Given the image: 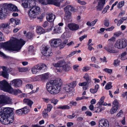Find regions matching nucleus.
I'll return each instance as SVG.
<instances>
[{
  "label": "nucleus",
  "mask_w": 127,
  "mask_h": 127,
  "mask_svg": "<svg viewBox=\"0 0 127 127\" xmlns=\"http://www.w3.org/2000/svg\"><path fill=\"white\" fill-rule=\"evenodd\" d=\"M47 68L46 65L44 64H40L36 65L31 69V71L33 74H36L39 71L42 70L45 71Z\"/></svg>",
  "instance_id": "nucleus-4"
},
{
  "label": "nucleus",
  "mask_w": 127,
  "mask_h": 127,
  "mask_svg": "<svg viewBox=\"0 0 127 127\" xmlns=\"http://www.w3.org/2000/svg\"><path fill=\"white\" fill-rule=\"evenodd\" d=\"M44 30L42 28L39 26H37L36 32L38 33L42 34L44 32Z\"/></svg>",
  "instance_id": "nucleus-27"
},
{
  "label": "nucleus",
  "mask_w": 127,
  "mask_h": 127,
  "mask_svg": "<svg viewBox=\"0 0 127 127\" xmlns=\"http://www.w3.org/2000/svg\"><path fill=\"white\" fill-rule=\"evenodd\" d=\"M113 103L114 105V106H116L117 107H118V102L117 99L115 100L113 102Z\"/></svg>",
  "instance_id": "nucleus-63"
},
{
  "label": "nucleus",
  "mask_w": 127,
  "mask_h": 127,
  "mask_svg": "<svg viewBox=\"0 0 127 127\" xmlns=\"http://www.w3.org/2000/svg\"><path fill=\"white\" fill-rule=\"evenodd\" d=\"M18 69L19 72H25L27 70V69L25 68H19Z\"/></svg>",
  "instance_id": "nucleus-58"
},
{
  "label": "nucleus",
  "mask_w": 127,
  "mask_h": 127,
  "mask_svg": "<svg viewBox=\"0 0 127 127\" xmlns=\"http://www.w3.org/2000/svg\"><path fill=\"white\" fill-rule=\"evenodd\" d=\"M63 70H64L65 71H69L71 69L70 67L66 63L65 65L63 66Z\"/></svg>",
  "instance_id": "nucleus-35"
},
{
  "label": "nucleus",
  "mask_w": 127,
  "mask_h": 127,
  "mask_svg": "<svg viewBox=\"0 0 127 127\" xmlns=\"http://www.w3.org/2000/svg\"><path fill=\"white\" fill-rule=\"evenodd\" d=\"M46 18L48 21L52 22L54 20L55 16L54 14L51 13H49L46 15Z\"/></svg>",
  "instance_id": "nucleus-17"
},
{
  "label": "nucleus",
  "mask_w": 127,
  "mask_h": 127,
  "mask_svg": "<svg viewBox=\"0 0 127 127\" xmlns=\"http://www.w3.org/2000/svg\"><path fill=\"white\" fill-rule=\"evenodd\" d=\"M95 111L94 112L99 113L104 110V108L102 107H96L95 108Z\"/></svg>",
  "instance_id": "nucleus-29"
},
{
  "label": "nucleus",
  "mask_w": 127,
  "mask_h": 127,
  "mask_svg": "<svg viewBox=\"0 0 127 127\" xmlns=\"http://www.w3.org/2000/svg\"><path fill=\"white\" fill-rule=\"evenodd\" d=\"M53 31L56 33H60L62 32V27L56 26L54 28Z\"/></svg>",
  "instance_id": "nucleus-26"
},
{
  "label": "nucleus",
  "mask_w": 127,
  "mask_h": 127,
  "mask_svg": "<svg viewBox=\"0 0 127 127\" xmlns=\"http://www.w3.org/2000/svg\"><path fill=\"white\" fill-rule=\"evenodd\" d=\"M65 63L64 61L62 60L58 61L56 63H53L52 64L56 67H63L65 65Z\"/></svg>",
  "instance_id": "nucleus-18"
},
{
  "label": "nucleus",
  "mask_w": 127,
  "mask_h": 127,
  "mask_svg": "<svg viewBox=\"0 0 127 127\" xmlns=\"http://www.w3.org/2000/svg\"><path fill=\"white\" fill-rule=\"evenodd\" d=\"M50 101L52 103H53L54 105L56 104L58 101L57 99H55L54 98L50 99Z\"/></svg>",
  "instance_id": "nucleus-50"
},
{
  "label": "nucleus",
  "mask_w": 127,
  "mask_h": 127,
  "mask_svg": "<svg viewBox=\"0 0 127 127\" xmlns=\"http://www.w3.org/2000/svg\"><path fill=\"white\" fill-rule=\"evenodd\" d=\"M41 52L43 55L45 56H49L52 55L51 50L48 46L43 47Z\"/></svg>",
  "instance_id": "nucleus-12"
},
{
  "label": "nucleus",
  "mask_w": 127,
  "mask_h": 127,
  "mask_svg": "<svg viewBox=\"0 0 127 127\" xmlns=\"http://www.w3.org/2000/svg\"><path fill=\"white\" fill-rule=\"evenodd\" d=\"M90 65L91 66L93 67H94L95 68H100V67L98 65L95 64H90Z\"/></svg>",
  "instance_id": "nucleus-64"
},
{
  "label": "nucleus",
  "mask_w": 127,
  "mask_h": 127,
  "mask_svg": "<svg viewBox=\"0 0 127 127\" xmlns=\"http://www.w3.org/2000/svg\"><path fill=\"white\" fill-rule=\"evenodd\" d=\"M70 108V106L68 105L59 106L57 108L58 109H60L63 110L69 109Z\"/></svg>",
  "instance_id": "nucleus-28"
},
{
  "label": "nucleus",
  "mask_w": 127,
  "mask_h": 127,
  "mask_svg": "<svg viewBox=\"0 0 127 127\" xmlns=\"http://www.w3.org/2000/svg\"><path fill=\"white\" fill-rule=\"evenodd\" d=\"M25 43V42L22 39L12 37L11 41L3 43L1 45L6 50H13L18 52L20 51Z\"/></svg>",
  "instance_id": "nucleus-1"
},
{
  "label": "nucleus",
  "mask_w": 127,
  "mask_h": 127,
  "mask_svg": "<svg viewBox=\"0 0 127 127\" xmlns=\"http://www.w3.org/2000/svg\"><path fill=\"white\" fill-rule=\"evenodd\" d=\"M23 101L24 103L26 104L30 107H31L33 103L32 101L29 99H24L23 100Z\"/></svg>",
  "instance_id": "nucleus-23"
},
{
  "label": "nucleus",
  "mask_w": 127,
  "mask_h": 127,
  "mask_svg": "<svg viewBox=\"0 0 127 127\" xmlns=\"http://www.w3.org/2000/svg\"><path fill=\"white\" fill-rule=\"evenodd\" d=\"M87 83L85 82H84L82 83H79V85L81 86H84L87 85V83Z\"/></svg>",
  "instance_id": "nucleus-57"
},
{
  "label": "nucleus",
  "mask_w": 127,
  "mask_h": 127,
  "mask_svg": "<svg viewBox=\"0 0 127 127\" xmlns=\"http://www.w3.org/2000/svg\"><path fill=\"white\" fill-rule=\"evenodd\" d=\"M122 33L121 32L118 31L115 32L113 34V35L115 37H118Z\"/></svg>",
  "instance_id": "nucleus-54"
},
{
  "label": "nucleus",
  "mask_w": 127,
  "mask_h": 127,
  "mask_svg": "<svg viewBox=\"0 0 127 127\" xmlns=\"http://www.w3.org/2000/svg\"><path fill=\"white\" fill-rule=\"evenodd\" d=\"M114 28L115 27L114 26H112L106 29L105 30L107 31H112Z\"/></svg>",
  "instance_id": "nucleus-61"
},
{
  "label": "nucleus",
  "mask_w": 127,
  "mask_h": 127,
  "mask_svg": "<svg viewBox=\"0 0 127 127\" xmlns=\"http://www.w3.org/2000/svg\"><path fill=\"white\" fill-rule=\"evenodd\" d=\"M106 0H98L97 5L96 6L97 10L98 11L101 10L105 3Z\"/></svg>",
  "instance_id": "nucleus-14"
},
{
  "label": "nucleus",
  "mask_w": 127,
  "mask_h": 127,
  "mask_svg": "<svg viewBox=\"0 0 127 127\" xmlns=\"http://www.w3.org/2000/svg\"><path fill=\"white\" fill-rule=\"evenodd\" d=\"M22 80L19 79H15L10 82V84L17 88L21 86L22 84Z\"/></svg>",
  "instance_id": "nucleus-11"
},
{
  "label": "nucleus",
  "mask_w": 127,
  "mask_h": 127,
  "mask_svg": "<svg viewBox=\"0 0 127 127\" xmlns=\"http://www.w3.org/2000/svg\"><path fill=\"white\" fill-rule=\"evenodd\" d=\"M26 88L28 89H32L33 88V85L31 84H28L26 85Z\"/></svg>",
  "instance_id": "nucleus-59"
},
{
  "label": "nucleus",
  "mask_w": 127,
  "mask_h": 127,
  "mask_svg": "<svg viewBox=\"0 0 127 127\" xmlns=\"http://www.w3.org/2000/svg\"><path fill=\"white\" fill-rule=\"evenodd\" d=\"M68 26L69 29L72 31L77 30L79 28V26L78 24L75 23L68 24Z\"/></svg>",
  "instance_id": "nucleus-15"
},
{
  "label": "nucleus",
  "mask_w": 127,
  "mask_h": 127,
  "mask_svg": "<svg viewBox=\"0 0 127 127\" xmlns=\"http://www.w3.org/2000/svg\"><path fill=\"white\" fill-rule=\"evenodd\" d=\"M33 33L31 32H29L27 33L26 36L27 38L30 39L33 37Z\"/></svg>",
  "instance_id": "nucleus-44"
},
{
  "label": "nucleus",
  "mask_w": 127,
  "mask_h": 127,
  "mask_svg": "<svg viewBox=\"0 0 127 127\" xmlns=\"http://www.w3.org/2000/svg\"><path fill=\"white\" fill-rule=\"evenodd\" d=\"M84 78L87 81V83H90V80L89 78V76L87 74H86L84 76Z\"/></svg>",
  "instance_id": "nucleus-43"
},
{
  "label": "nucleus",
  "mask_w": 127,
  "mask_h": 127,
  "mask_svg": "<svg viewBox=\"0 0 127 127\" xmlns=\"http://www.w3.org/2000/svg\"><path fill=\"white\" fill-rule=\"evenodd\" d=\"M112 87L111 83L109 82L107 83L105 86V89L106 90H109L111 89Z\"/></svg>",
  "instance_id": "nucleus-47"
},
{
  "label": "nucleus",
  "mask_w": 127,
  "mask_h": 127,
  "mask_svg": "<svg viewBox=\"0 0 127 127\" xmlns=\"http://www.w3.org/2000/svg\"><path fill=\"white\" fill-rule=\"evenodd\" d=\"M104 48L108 52L110 53H118V51L114 48L113 44L110 43L105 46Z\"/></svg>",
  "instance_id": "nucleus-9"
},
{
  "label": "nucleus",
  "mask_w": 127,
  "mask_h": 127,
  "mask_svg": "<svg viewBox=\"0 0 127 127\" xmlns=\"http://www.w3.org/2000/svg\"><path fill=\"white\" fill-rule=\"evenodd\" d=\"M60 4V1L58 0H54L53 5L58 7H59Z\"/></svg>",
  "instance_id": "nucleus-41"
},
{
  "label": "nucleus",
  "mask_w": 127,
  "mask_h": 127,
  "mask_svg": "<svg viewBox=\"0 0 127 127\" xmlns=\"http://www.w3.org/2000/svg\"><path fill=\"white\" fill-rule=\"evenodd\" d=\"M125 2L124 0H123L117 4L118 8H119L122 7L124 5Z\"/></svg>",
  "instance_id": "nucleus-46"
},
{
  "label": "nucleus",
  "mask_w": 127,
  "mask_h": 127,
  "mask_svg": "<svg viewBox=\"0 0 127 127\" xmlns=\"http://www.w3.org/2000/svg\"><path fill=\"white\" fill-rule=\"evenodd\" d=\"M127 40L125 39H120L117 40L114 44L116 48L121 49L125 48L127 46Z\"/></svg>",
  "instance_id": "nucleus-6"
},
{
  "label": "nucleus",
  "mask_w": 127,
  "mask_h": 127,
  "mask_svg": "<svg viewBox=\"0 0 127 127\" xmlns=\"http://www.w3.org/2000/svg\"><path fill=\"white\" fill-rule=\"evenodd\" d=\"M72 7L70 5H68L64 8V11L65 12L69 11H71Z\"/></svg>",
  "instance_id": "nucleus-42"
},
{
  "label": "nucleus",
  "mask_w": 127,
  "mask_h": 127,
  "mask_svg": "<svg viewBox=\"0 0 127 127\" xmlns=\"http://www.w3.org/2000/svg\"><path fill=\"white\" fill-rule=\"evenodd\" d=\"M29 3V0H26L22 2V5L24 8H29L30 6Z\"/></svg>",
  "instance_id": "nucleus-25"
},
{
  "label": "nucleus",
  "mask_w": 127,
  "mask_h": 127,
  "mask_svg": "<svg viewBox=\"0 0 127 127\" xmlns=\"http://www.w3.org/2000/svg\"><path fill=\"white\" fill-rule=\"evenodd\" d=\"M127 19V17H124L121 18L119 20L117 24V25L118 26H119L125 20Z\"/></svg>",
  "instance_id": "nucleus-31"
},
{
  "label": "nucleus",
  "mask_w": 127,
  "mask_h": 127,
  "mask_svg": "<svg viewBox=\"0 0 127 127\" xmlns=\"http://www.w3.org/2000/svg\"><path fill=\"white\" fill-rule=\"evenodd\" d=\"M118 107L116 106H113L110 110V113L111 114H113L116 112L118 109Z\"/></svg>",
  "instance_id": "nucleus-33"
},
{
  "label": "nucleus",
  "mask_w": 127,
  "mask_h": 127,
  "mask_svg": "<svg viewBox=\"0 0 127 127\" xmlns=\"http://www.w3.org/2000/svg\"><path fill=\"white\" fill-rule=\"evenodd\" d=\"M1 110L2 111L0 112V121L5 125L12 123L13 121V117L8 116L13 112L12 109L9 107H5L1 108Z\"/></svg>",
  "instance_id": "nucleus-2"
},
{
  "label": "nucleus",
  "mask_w": 127,
  "mask_h": 127,
  "mask_svg": "<svg viewBox=\"0 0 127 127\" xmlns=\"http://www.w3.org/2000/svg\"><path fill=\"white\" fill-rule=\"evenodd\" d=\"M23 114H25L30 112V110L28 109L27 107H25L22 108Z\"/></svg>",
  "instance_id": "nucleus-40"
},
{
  "label": "nucleus",
  "mask_w": 127,
  "mask_h": 127,
  "mask_svg": "<svg viewBox=\"0 0 127 127\" xmlns=\"http://www.w3.org/2000/svg\"><path fill=\"white\" fill-rule=\"evenodd\" d=\"M40 75L37 76L35 77H32V81H39L41 79Z\"/></svg>",
  "instance_id": "nucleus-39"
},
{
  "label": "nucleus",
  "mask_w": 127,
  "mask_h": 127,
  "mask_svg": "<svg viewBox=\"0 0 127 127\" xmlns=\"http://www.w3.org/2000/svg\"><path fill=\"white\" fill-rule=\"evenodd\" d=\"M103 71L109 73H111L112 71L111 69L106 68L103 69Z\"/></svg>",
  "instance_id": "nucleus-56"
},
{
  "label": "nucleus",
  "mask_w": 127,
  "mask_h": 127,
  "mask_svg": "<svg viewBox=\"0 0 127 127\" xmlns=\"http://www.w3.org/2000/svg\"><path fill=\"white\" fill-rule=\"evenodd\" d=\"M16 113L18 115H21L23 114L22 109L17 110H16Z\"/></svg>",
  "instance_id": "nucleus-52"
},
{
  "label": "nucleus",
  "mask_w": 127,
  "mask_h": 127,
  "mask_svg": "<svg viewBox=\"0 0 127 127\" xmlns=\"http://www.w3.org/2000/svg\"><path fill=\"white\" fill-rule=\"evenodd\" d=\"M6 11L4 9L0 8V19L2 20L5 18L6 15Z\"/></svg>",
  "instance_id": "nucleus-20"
},
{
  "label": "nucleus",
  "mask_w": 127,
  "mask_h": 127,
  "mask_svg": "<svg viewBox=\"0 0 127 127\" xmlns=\"http://www.w3.org/2000/svg\"><path fill=\"white\" fill-rule=\"evenodd\" d=\"M1 75L4 78L8 79V74L7 71H3L1 72Z\"/></svg>",
  "instance_id": "nucleus-32"
},
{
  "label": "nucleus",
  "mask_w": 127,
  "mask_h": 127,
  "mask_svg": "<svg viewBox=\"0 0 127 127\" xmlns=\"http://www.w3.org/2000/svg\"><path fill=\"white\" fill-rule=\"evenodd\" d=\"M40 11L39 7H32L28 10V11L29 16L31 18H35L38 14Z\"/></svg>",
  "instance_id": "nucleus-5"
},
{
  "label": "nucleus",
  "mask_w": 127,
  "mask_h": 127,
  "mask_svg": "<svg viewBox=\"0 0 127 127\" xmlns=\"http://www.w3.org/2000/svg\"><path fill=\"white\" fill-rule=\"evenodd\" d=\"M6 92L15 95H17L21 92V91L19 89H14L11 87L9 84Z\"/></svg>",
  "instance_id": "nucleus-10"
},
{
  "label": "nucleus",
  "mask_w": 127,
  "mask_h": 127,
  "mask_svg": "<svg viewBox=\"0 0 127 127\" xmlns=\"http://www.w3.org/2000/svg\"><path fill=\"white\" fill-rule=\"evenodd\" d=\"M70 106L71 107L75 106L77 104V102L73 101H70L69 103Z\"/></svg>",
  "instance_id": "nucleus-55"
},
{
  "label": "nucleus",
  "mask_w": 127,
  "mask_h": 127,
  "mask_svg": "<svg viewBox=\"0 0 127 127\" xmlns=\"http://www.w3.org/2000/svg\"><path fill=\"white\" fill-rule=\"evenodd\" d=\"M49 42L52 47H57L60 45L62 40L59 38H53L50 40Z\"/></svg>",
  "instance_id": "nucleus-8"
},
{
  "label": "nucleus",
  "mask_w": 127,
  "mask_h": 127,
  "mask_svg": "<svg viewBox=\"0 0 127 127\" xmlns=\"http://www.w3.org/2000/svg\"><path fill=\"white\" fill-rule=\"evenodd\" d=\"M69 84V85H70L71 87H72V89L74 88L76 86L77 84V83L76 81H74Z\"/></svg>",
  "instance_id": "nucleus-49"
},
{
  "label": "nucleus",
  "mask_w": 127,
  "mask_h": 127,
  "mask_svg": "<svg viewBox=\"0 0 127 127\" xmlns=\"http://www.w3.org/2000/svg\"><path fill=\"white\" fill-rule=\"evenodd\" d=\"M71 13L69 11L65 13L64 19L66 22H68L71 21L72 18Z\"/></svg>",
  "instance_id": "nucleus-19"
},
{
  "label": "nucleus",
  "mask_w": 127,
  "mask_h": 127,
  "mask_svg": "<svg viewBox=\"0 0 127 127\" xmlns=\"http://www.w3.org/2000/svg\"><path fill=\"white\" fill-rule=\"evenodd\" d=\"M104 24L106 27H108L110 25L109 20L106 18H105L104 21Z\"/></svg>",
  "instance_id": "nucleus-38"
},
{
  "label": "nucleus",
  "mask_w": 127,
  "mask_h": 127,
  "mask_svg": "<svg viewBox=\"0 0 127 127\" xmlns=\"http://www.w3.org/2000/svg\"><path fill=\"white\" fill-rule=\"evenodd\" d=\"M10 24V23H2L0 25V27L2 28H5L8 26Z\"/></svg>",
  "instance_id": "nucleus-48"
},
{
  "label": "nucleus",
  "mask_w": 127,
  "mask_h": 127,
  "mask_svg": "<svg viewBox=\"0 0 127 127\" xmlns=\"http://www.w3.org/2000/svg\"><path fill=\"white\" fill-rule=\"evenodd\" d=\"M104 98L105 97L104 96H103L102 97L97 103V104L98 105H102L103 103L104 102Z\"/></svg>",
  "instance_id": "nucleus-37"
},
{
  "label": "nucleus",
  "mask_w": 127,
  "mask_h": 127,
  "mask_svg": "<svg viewBox=\"0 0 127 127\" xmlns=\"http://www.w3.org/2000/svg\"><path fill=\"white\" fill-rule=\"evenodd\" d=\"M62 84V81L60 79L51 80L47 83L46 88L51 94H56L60 92Z\"/></svg>",
  "instance_id": "nucleus-3"
},
{
  "label": "nucleus",
  "mask_w": 127,
  "mask_h": 127,
  "mask_svg": "<svg viewBox=\"0 0 127 127\" xmlns=\"http://www.w3.org/2000/svg\"><path fill=\"white\" fill-rule=\"evenodd\" d=\"M38 1L42 4L44 5L48 4L47 0H39Z\"/></svg>",
  "instance_id": "nucleus-53"
},
{
  "label": "nucleus",
  "mask_w": 127,
  "mask_h": 127,
  "mask_svg": "<svg viewBox=\"0 0 127 127\" xmlns=\"http://www.w3.org/2000/svg\"><path fill=\"white\" fill-rule=\"evenodd\" d=\"M29 53L32 54H34V50L33 46H30L29 48Z\"/></svg>",
  "instance_id": "nucleus-45"
},
{
  "label": "nucleus",
  "mask_w": 127,
  "mask_h": 127,
  "mask_svg": "<svg viewBox=\"0 0 127 127\" xmlns=\"http://www.w3.org/2000/svg\"><path fill=\"white\" fill-rule=\"evenodd\" d=\"M76 1L77 2L81 5H84L86 4V2L84 1H81L79 0H76Z\"/></svg>",
  "instance_id": "nucleus-60"
},
{
  "label": "nucleus",
  "mask_w": 127,
  "mask_h": 127,
  "mask_svg": "<svg viewBox=\"0 0 127 127\" xmlns=\"http://www.w3.org/2000/svg\"><path fill=\"white\" fill-rule=\"evenodd\" d=\"M120 61L116 59L114 60V64L115 65H117L119 64Z\"/></svg>",
  "instance_id": "nucleus-62"
},
{
  "label": "nucleus",
  "mask_w": 127,
  "mask_h": 127,
  "mask_svg": "<svg viewBox=\"0 0 127 127\" xmlns=\"http://www.w3.org/2000/svg\"><path fill=\"white\" fill-rule=\"evenodd\" d=\"M30 6V8H31L34 7H38L36 5V1L37 0H29Z\"/></svg>",
  "instance_id": "nucleus-24"
},
{
  "label": "nucleus",
  "mask_w": 127,
  "mask_h": 127,
  "mask_svg": "<svg viewBox=\"0 0 127 127\" xmlns=\"http://www.w3.org/2000/svg\"><path fill=\"white\" fill-rule=\"evenodd\" d=\"M11 3H5L0 4V8L2 9H8L10 10Z\"/></svg>",
  "instance_id": "nucleus-21"
},
{
  "label": "nucleus",
  "mask_w": 127,
  "mask_h": 127,
  "mask_svg": "<svg viewBox=\"0 0 127 127\" xmlns=\"http://www.w3.org/2000/svg\"><path fill=\"white\" fill-rule=\"evenodd\" d=\"M9 83L5 80H3L0 82V89L6 92Z\"/></svg>",
  "instance_id": "nucleus-13"
},
{
  "label": "nucleus",
  "mask_w": 127,
  "mask_h": 127,
  "mask_svg": "<svg viewBox=\"0 0 127 127\" xmlns=\"http://www.w3.org/2000/svg\"><path fill=\"white\" fill-rule=\"evenodd\" d=\"M108 126V122L106 120L103 119L99 122V127H107Z\"/></svg>",
  "instance_id": "nucleus-16"
},
{
  "label": "nucleus",
  "mask_w": 127,
  "mask_h": 127,
  "mask_svg": "<svg viewBox=\"0 0 127 127\" xmlns=\"http://www.w3.org/2000/svg\"><path fill=\"white\" fill-rule=\"evenodd\" d=\"M64 90L65 92H71L72 90L71 87L69 85V84H66L64 85Z\"/></svg>",
  "instance_id": "nucleus-22"
},
{
  "label": "nucleus",
  "mask_w": 127,
  "mask_h": 127,
  "mask_svg": "<svg viewBox=\"0 0 127 127\" xmlns=\"http://www.w3.org/2000/svg\"><path fill=\"white\" fill-rule=\"evenodd\" d=\"M12 103V99L8 96L0 95V108L3 105Z\"/></svg>",
  "instance_id": "nucleus-7"
},
{
  "label": "nucleus",
  "mask_w": 127,
  "mask_h": 127,
  "mask_svg": "<svg viewBox=\"0 0 127 127\" xmlns=\"http://www.w3.org/2000/svg\"><path fill=\"white\" fill-rule=\"evenodd\" d=\"M41 79L42 80H45L48 79L49 77L48 74L47 73H45L42 75H40Z\"/></svg>",
  "instance_id": "nucleus-36"
},
{
  "label": "nucleus",
  "mask_w": 127,
  "mask_h": 127,
  "mask_svg": "<svg viewBox=\"0 0 127 127\" xmlns=\"http://www.w3.org/2000/svg\"><path fill=\"white\" fill-rule=\"evenodd\" d=\"M48 112L47 111L46 109H45L43 111L42 113V115L44 118H47L48 117Z\"/></svg>",
  "instance_id": "nucleus-34"
},
{
  "label": "nucleus",
  "mask_w": 127,
  "mask_h": 127,
  "mask_svg": "<svg viewBox=\"0 0 127 127\" xmlns=\"http://www.w3.org/2000/svg\"><path fill=\"white\" fill-rule=\"evenodd\" d=\"M10 10L18 12L19 10L17 7L15 5L11 4Z\"/></svg>",
  "instance_id": "nucleus-30"
},
{
  "label": "nucleus",
  "mask_w": 127,
  "mask_h": 127,
  "mask_svg": "<svg viewBox=\"0 0 127 127\" xmlns=\"http://www.w3.org/2000/svg\"><path fill=\"white\" fill-rule=\"evenodd\" d=\"M53 107L50 104H48L47 105V109H46L47 111L50 112L51 110Z\"/></svg>",
  "instance_id": "nucleus-51"
}]
</instances>
